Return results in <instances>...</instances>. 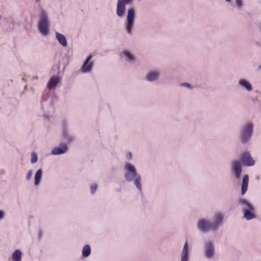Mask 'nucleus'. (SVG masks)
I'll return each instance as SVG.
<instances>
[{"mask_svg": "<svg viewBox=\"0 0 261 261\" xmlns=\"http://www.w3.org/2000/svg\"><path fill=\"white\" fill-rule=\"evenodd\" d=\"M224 214L221 212L214 213L211 219L201 218L197 220L196 228L201 233L206 234L209 232H217L224 223Z\"/></svg>", "mask_w": 261, "mask_h": 261, "instance_id": "obj_1", "label": "nucleus"}, {"mask_svg": "<svg viewBox=\"0 0 261 261\" xmlns=\"http://www.w3.org/2000/svg\"><path fill=\"white\" fill-rule=\"evenodd\" d=\"M254 124L251 121H246L241 125L239 129L238 137L241 143L245 145L249 144L252 138Z\"/></svg>", "mask_w": 261, "mask_h": 261, "instance_id": "obj_2", "label": "nucleus"}, {"mask_svg": "<svg viewBox=\"0 0 261 261\" xmlns=\"http://www.w3.org/2000/svg\"><path fill=\"white\" fill-rule=\"evenodd\" d=\"M37 27L39 33L44 36L49 34V19L48 13L43 9L39 11V21Z\"/></svg>", "mask_w": 261, "mask_h": 261, "instance_id": "obj_3", "label": "nucleus"}, {"mask_svg": "<svg viewBox=\"0 0 261 261\" xmlns=\"http://www.w3.org/2000/svg\"><path fill=\"white\" fill-rule=\"evenodd\" d=\"M239 204L241 206L242 211L244 214V218L247 220H252L256 218L255 208L249 201L244 198H241L239 200Z\"/></svg>", "mask_w": 261, "mask_h": 261, "instance_id": "obj_4", "label": "nucleus"}, {"mask_svg": "<svg viewBox=\"0 0 261 261\" xmlns=\"http://www.w3.org/2000/svg\"><path fill=\"white\" fill-rule=\"evenodd\" d=\"M135 18L136 11L135 9L133 8L128 9L126 19L124 25L125 32L128 36H132L134 34Z\"/></svg>", "mask_w": 261, "mask_h": 261, "instance_id": "obj_5", "label": "nucleus"}, {"mask_svg": "<svg viewBox=\"0 0 261 261\" xmlns=\"http://www.w3.org/2000/svg\"><path fill=\"white\" fill-rule=\"evenodd\" d=\"M139 173H138L135 166L130 162H126L124 165V177L125 180L127 182H132L138 176Z\"/></svg>", "mask_w": 261, "mask_h": 261, "instance_id": "obj_6", "label": "nucleus"}, {"mask_svg": "<svg viewBox=\"0 0 261 261\" xmlns=\"http://www.w3.org/2000/svg\"><path fill=\"white\" fill-rule=\"evenodd\" d=\"M93 57L91 55H89L84 60L80 71L83 73H90L93 70Z\"/></svg>", "mask_w": 261, "mask_h": 261, "instance_id": "obj_7", "label": "nucleus"}, {"mask_svg": "<svg viewBox=\"0 0 261 261\" xmlns=\"http://www.w3.org/2000/svg\"><path fill=\"white\" fill-rule=\"evenodd\" d=\"M231 171L236 179H240L243 171L242 163L240 160H235L231 162Z\"/></svg>", "mask_w": 261, "mask_h": 261, "instance_id": "obj_8", "label": "nucleus"}, {"mask_svg": "<svg viewBox=\"0 0 261 261\" xmlns=\"http://www.w3.org/2000/svg\"><path fill=\"white\" fill-rule=\"evenodd\" d=\"M161 75V72L158 69H152L148 71L145 76L144 80L149 83H154L158 82Z\"/></svg>", "mask_w": 261, "mask_h": 261, "instance_id": "obj_9", "label": "nucleus"}, {"mask_svg": "<svg viewBox=\"0 0 261 261\" xmlns=\"http://www.w3.org/2000/svg\"><path fill=\"white\" fill-rule=\"evenodd\" d=\"M203 252L205 256L207 259H213L215 253L214 244L211 241L206 242L204 245Z\"/></svg>", "mask_w": 261, "mask_h": 261, "instance_id": "obj_10", "label": "nucleus"}, {"mask_svg": "<svg viewBox=\"0 0 261 261\" xmlns=\"http://www.w3.org/2000/svg\"><path fill=\"white\" fill-rule=\"evenodd\" d=\"M120 58L129 63H135L136 61V58L134 54L128 49H124L120 54Z\"/></svg>", "mask_w": 261, "mask_h": 261, "instance_id": "obj_11", "label": "nucleus"}, {"mask_svg": "<svg viewBox=\"0 0 261 261\" xmlns=\"http://www.w3.org/2000/svg\"><path fill=\"white\" fill-rule=\"evenodd\" d=\"M62 137L68 143H71L75 140L74 135L69 131L66 123H63L62 125Z\"/></svg>", "mask_w": 261, "mask_h": 261, "instance_id": "obj_12", "label": "nucleus"}, {"mask_svg": "<svg viewBox=\"0 0 261 261\" xmlns=\"http://www.w3.org/2000/svg\"><path fill=\"white\" fill-rule=\"evenodd\" d=\"M241 162L246 166H253L255 165V162L251 157L249 152H244L241 156Z\"/></svg>", "mask_w": 261, "mask_h": 261, "instance_id": "obj_13", "label": "nucleus"}, {"mask_svg": "<svg viewBox=\"0 0 261 261\" xmlns=\"http://www.w3.org/2000/svg\"><path fill=\"white\" fill-rule=\"evenodd\" d=\"M68 149V147L65 143H61L59 146L52 149L51 153L54 155H61L67 152Z\"/></svg>", "mask_w": 261, "mask_h": 261, "instance_id": "obj_14", "label": "nucleus"}, {"mask_svg": "<svg viewBox=\"0 0 261 261\" xmlns=\"http://www.w3.org/2000/svg\"><path fill=\"white\" fill-rule=\"evenodd\" d=\"M238 83L242 89L245 90L248 92H250L253 90V87L251 84L246 79H239Z\"/></svg>", "mask_w": 261, "mask_h": 261, "instance_id": "obj_15", "label": "nucleus"}, {"mask_svg": "<svg viewBox=\"0 0 261 261\" xmlns=\"http://www.w3.org/2000/svg\"><path fill=\"white\" fill-rule=\"evenodd\" d=\"M189 259V248L187 242H186L184 245L181 254L180 261H188Z\"/></svg>", "mask_w": 261, "mask_h": 261, "instance_id": "obj_16", "label": "nucleus"}, {"mask_svg": "<svg viewBox=\"0 0 261 261\" xmlns=\"http://www.w3.org/2000/svg\"><path fill=\"white\" fill-rule=\"evenodd\" d=\"M60 83V77L54 76L51 77L47 84V88L49 90L55 89Z\"/></svg>", "mask_w": 261, "mask_h": 261, "instance_id": "obj_17", "label": "nucleus"}, {"mask_svg": "<svg viewBox=\"0 0 261 261\" xmlns=\"http://www.w3.org/2000/svg\"><path fill=\"white\" fill-rule=\"evenodd\" d=\"M125 11L126 6L117 2L116 10V13L117 16L119 18L123 17L124 15Z\"/></svg>", "mask_w": 261, "mask_h": 261, "instance_id": "obj_18", "label": "nucleus"}, {"mask_svg": "<svg viewBox=\"0 0 261 261\" xmlns=\"http://www.w3.org/2000/svg\"><path fill=\"white\" fill-rule=\"evenodd\" d=\"M249 183V176L246 174L243 176L241 185V194L244 195L247 192Z\"/></svg>", "mask_w": 261, "mask_h": 261, "instance_id": "obj_19", "label": "nucleus"}, {"mask_svg": "<svg viewBox=\"0 0 261 261\" xmlns=\"http://www.w3.org/2000/svg\"><path fill=\"white\" fill-rule=\"evenodd\" d=\"M22 252L19 249L15 250L12 254L11 257V261H21Z\"/></svg>", "mask_w": 261, "mask_h": 261, "instance_id": "obj_20", "label": "nucleus"}, {"mask_svg": "<svg viewBox=\"0 0 261 261\" xmlns=\"http://www.w3.org/2000/svg\"><path fill=\"white\" fill-rule=\"evenodd\" d=\"M56 37L59 43L63 47H66L67 45V39L64 35L58 32H56Z\"/></svg>", "mask_w": 261, "mask_h": 261, "instance_id": "obj_21", "label": "nucleus"}, {"mask_svg": "<svg viewBox=\"0 0 261 261\" xmlns=\"http://www.w3.org/2000/svg\"><path fill=\"white\" fill-rule=\"evenodd\" d=\"M42 174L43 171L41 169H39L36 171L34 177L35 186H38L40 184L41 179L42 178Z\"/></svg>", "mask_w": 261, "mask_h": 261, "instance_id": "obj_22", "label": "nucleus"}, {"mask_svg": "<svg viewBox=\"0 0 261 261\" xmlns=\"http://www.w3.org/2000/svg\"><path fill=\"white\" fill-rule=\"evenodd\" d=\"M134 184L136 188L139 191H142V185L141 184V176L140 174L135 177V178L133 180Z\"/></svg>", "mask_w": 261, "mask_h": 261, "instance_id": "obj_23", "label": "nucleus"}, {"mask_svg": "<svg viewBox=\"0 0 261 261\" xmlns=\"http://www.w3.org/2000/svg\"><path fill=\"white\" fill-rule=\"evenodd\" d=\"M82 256L85 258H87L90 256L91 253V247L89 245H85L82 249Z\"/></svg>", "mask_w": 261, "mask_h": 261, "instance_id": "obj_24", "label": "nucleus"}, {"mask_svg": "<svg viewBox=\"0 0 261 261\" xmlns=\"http://www.w3.org/2000/svg\"><path fill=\"white\" fill-rule=\"evenodd\" d=\"M38 161V157L37 154L35 152L31 153V162L32 164L36 163Z\"/></svg>", "mask_w": 261, "mask_h": 261, "instance_id": "obj_25", "label": "nucleus"}, {"mask_svg": "<svg viewBox=\"0 0 261 261\" xmlns=\"http://www.w3.org/2000/svg\"><path fill=\"white\" fill-rule=\"evenodd\" d=\"M98 185L96 183L92 184L90 186V191L92 195H94L97 189Z\"/></svg>", "mask_w": 261, "mask_h": 261, "instance_id": "obj_26", "label": "nucleus"}, {"mask_svg": "<svg viewBox=\"0 0 261 261\" xmlns=\"http://www.w3.org/2000/svg\"><path fill=\"white\" fill-rule=\"evenodd\" d=\"M133 0H117V2L124 6H126L132 3Z\"/></svg>", "mask_w": 261, "mask_h": 261, "instance_id": "obj_27", "label": "nucleus"}, {"mask_svg": "<svg viewBox=\"0 0 261 261\" xmlns=\"http://www.w3.org/2000/svg\"><path fill=\"white\" fill-rule=\"evenodd\" d=\"M180 86L182 87H185L190 90L193 89V86L188 83H182L180 84Z\"/></svg>", "mask_w": 261, "mask_h": 261, "instance_id": "obj_28", "label": "nucleus"}, {"mask_svg": "<svg viewBox=\"0 0 261 261\" xmlns=\"http://www.w3.org/2000/svg\"><path fill=\"white\" fill-rule=\"evenodd\" d=\"M32 174H33L32 170H31V169L29 170L27 172V174L26 176V180L28 181L30 180L32 178Z\"/></svg>", "mask_w": 261, "mask_h": 261, "instance_id": "obj_29", "label": "nucleus"}, {"mask_svg": "<svg viewBox=\"0 0 261 261\" xmlns=\"http://www.w3.org/2000/svg\"><path fill=\"white\" fill-rule=\"evenodd\" d=\"M235 3L239 9H241L243 6V2L242 0H235Z\"/></svg>", "mask_w": 261, "mask_h": 261, "instance_id": "obj_30", "label": "nucleus"}, {"mask_svg": "<svg viewBox=\"0 0 261 261\" xmlns=\"http://www.w3.org/2000/svg\"><path fill=\"white\" fill-rule=\"evenodd\" d=\"M133 158V155L131 152H128L126 154V158L127 160H131Z\"/></svg>", "mask_w": 261, "mask_h": 261, "instance_id": "obj_31", "label": "nucleus"}, {"mask_svg": "<svg viewBox=\"0 0 261 261\" xmlns=\"http://www.w3.org/2000/svg\"><path fill=\"white\" fill-rule=\"evenodd\" d=\"M5 217V213L0 210V220L3 219Z\"/></svg>", "mask_w": 261, "mask_h": 261, "instance_id": "obj_32", "label": "nucleus"}, {"mask_svg": "<svg viewBox=\"0 0 261 261\" xmlns=\"http://www.w3.org/2000/svg\"><path fill=\"white\" fill-rule=\"evenodd\" d=\"M38 76H34L33 77V80H38Z\"/></svg>", "mask_w": 261, "mask_h": 261, "instance_id": "obj_33", "label": "nucleus"}, {"mask_svg": "<svg viewBox=\"0 0 261 261\" xmlns=\"http://www.w3.org/2000/svg\"><path fill=\"white\" fill-rule=\"evenodd\" d=\"M22 80L23 82H26V80H25V79H24V78H22Z\"/></svg>", "mask_w": 261, "mask_h": 261, "instance_id": "obj_34", "label": "nucleus"}, {"mask_svg": "<svg viewBox=\"0 0 261 261\" xmlns=\"http://www.w3.org/2000/svg\"><path fill=\"white\" fill-rule=\"evenodd\" d=\"M256 178V179H259V176H257Z\"/></svg>", "mask_w": 261, "mask_h": 261, "instance_id": "obj_35", "label": "nucleus"}, {"mask_svg": "<svg viewBox=\"0 0 261 261\" xmlns=\"http://www.w3.org/2000/svg\"><path fill=\"white\" fill-rule=\"evenodd\" d=\"M225 1H226V2H231V0H225Z\"/></svg>", "mask_w": 261, "mask_h": 261, "instance_id": "obj_36", "label": "nucleus"}, {"mask_svg": "<svg viewBox=\"0 0 261 261\" xmlns=\"http://www.w3.org/2000/svg\"><path fill=\"white\" fill-rule=\"evenodd\" d=\"M27 85H25V87H24L25 89H27Z\"/></svg>", "mask_w": 261, "mask_h": 261, "instance_id": "obj_37", "label": "nucleus"}, {"mask_svg": "<svg viewBox=\"0 0 261 261\" xmlns=\"http://www.w3.org/2000/svg\"><path fill=\"white\" fill-rule=\"evenodd\" d=\"M258 68H259V69H260L261 68V65H260Z\"/></svg>", "mask_w": 261, "mask_h": 261, "instance_id": "obj_38", "label": "nucleus"}, {"mask_svg": "<svg viewBox=\"0 0 261 261\" xmlns=\"http://www.w3.org/2000/svg\"><path fill=\"white\" fill-rule=\"evenodd\" d=\"M1 17H1V15H0V19L1 18Z\"/></svg>", "mask_w": 261, "mask_h": 261, "instance_id": "obj_39", "label": "nucleus"}]
</instances>
